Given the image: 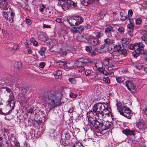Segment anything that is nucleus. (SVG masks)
Returning a JSON list of instances; mask_svg holds the SVG:
<instances>
[{
    "mask_svg": "<svg viewBox=\"0 0 147 147\" xmlns=\"http://www.w3.org/2000/svg\"><path fill=\"white\" fill-rule=\"evenodd\" d=\"M104 41L105 42V43L104 45H109L111 42L110 40L108 38H107L106 39H104Z\"/></svg>",
    "mask_w": 147,
    "mask_h": 147,
    "instance_id": "72a5a7b5",
    "label": "nucleus"
},
{
    "mask_svg": "<svg viewBox=\"0 0 147 147\" xmlns=\"http://www.w3.org/2000/svg\"><path fill=\"white\" fill-rule=\"evenodd\" d=\"M131 110L129 109L125 106H123L118 112L120 114L127 119H130L131 118L130 114H131Z\"/></svg>",
    "mask_w": 147,
    "mask_h": 147,
    "instance_id": "20e7f679",
    "label": "nucleus"
},
{
    "mask_svg": "<svg viewBox=\"0 0 147 147\" xmlns=\"http://www.w3.org/2000/svg\"><path fill=\"white\" fill-rule=\"evenodd\" d=\"M125 48H123V49H121L119 53L120 54H123L124 56H126L127 55L126 50Z\"/></svg>",
    "mask_w": 147,
    "mask_h": 147,
    "instance_id": "c85d7f7f",
    "label": "nucleus"
},
{
    "mask_svg": "<svg viewBox=\"0 0 147 147\" xmlns=\"http://www.w3.org/2000/svg\"><path fill=\"white\" fill-rule=\"evenodd\" d=\"M128 28L129 30H133L134 28V25L133 24H128L127 25Z\"/></svg>",
    "mask_w": 147,
    "mask_h": 147,
    "instance_id": "e433bc0d",
    "label": "nucleus"
},
{
    "mask_svg": "<svg viewBox=\"0 0 147 147\" xmlns=\"http://www.w3.org/2000/svg\"><path fill=\"white\" fill-rule=\"evenodd\" d=\"M62 95V93L59 92H49L44 93L42 97L48 103L50 109H52L61 105Z\"/></svg>",
    "mask_w": 147,
    "mask_h": 147,
    "instance_id": "f03ea898",
    "label": "nucleus"
},
{
    "mask_svg": "<svg viewBox=\"0 0 147 147\" xmlns=\"http://www.w3.org/2000/svg\"><path fill=\"white\" fill-rule=\"evenodd\" d=\"M15 67L18 70H20L22 68V63L20 62H17L15 64Z\"/></svg>",
    "mask_w": 147,
    "mask_h": 147,
    "instance_id": "aec40b11",
    "label": "nucleus"
},
{
    "mask_svg": "<svg viewBox=\"0 0 147 147\" xmlns=\"http://www.w3.org/2000/svg\"><path fill=\"white\" fill-rule=\"evenodd\" d=\"M91 71L89 69H87L86 70L85 74L87 76H89L91 74Z\"/></svg>",
    "mask_w": 147,
    "mask_h": 147,
    "instance_id": "a18cd8bd",
    "label": "nucleus"
},
{
    "mask_svg": "<svg viewBox=\"0 0 147 147\" xmlns=\"http://www.w3.org/2000/svg\"><path fill=\"white\" fill-rule=\"evenodd\" d=\"M89 44H91L93 45H96L99 44L98 40L96 38L94 37L91 36L88 42Z\"/></svg>",
    "mask_w": 147,
    "mask_h": 147,
    "instance_id": "9b49d317",
    "label": "nucleus"
},
{
    "mask_svg": "<svg viewBox=\"0 0 147 147\" xmlns=\"http://www.w3.org/2000/svg\"><path fill=\"white\" fill-rule=\"evenodd\" d=\"M135 67L138 69H140L142 68V65L141 63H137L135 65Z\"/></svg>",
    "mask_w": 147,
    "mask_h": 147,
    "instance_id": "c756f323",
    "label": "nucleus"
},
{
    "mask_svg": "<svg viewBox=\"0 0 147 147\" xmlns=\"http://www.w3.org/2000/svg\"><path fill=\"white\" fill-rule=\"evenodd\" d=\"M45 65V63L41 62L40 64L39 67L41 68H43L44 67Z\"/></svg>",
    "mask_w": 147,
    "mask_h": 147,
    "instance_id": "864d4df0",
    "label": "nucleus"
},
{
    "mask_svg": "<svg viewBox=\"0 0 147 147\" xmlns=\"http://www.w3.org/2000/svg\"><path fill=\"white\" fill-rule=\"evenodd\" d=\"M59 65L60 66V67H62L64 66L67 63L66 62L63 61H60L59 62Z\"/></svg>",
    "mask_w": 147,
    "mask_h": 147,
    "instance_id": "4c0bfd02",
    "label": "nucleus"
},
{
    "mask_svg": "<svg viewBox=\"0 0 147 147\" xmlns=\"http://www.w3.org/2000/svg\"><path fill=\"white\" fill-rule=\"evenodd\" d=\"M53 74L56 78L60 79L62 78V73L60 70H56L54 72Z\"/></svg>",
    "mask_w": 147,
    "mask_h": 147,
    "instance_id": "2eb2a0df",
    "label": "nucleus"
},
{
    "mask_svg": "<svg viewBox=\"0 0 147 147\" xmlns=\"http://www.w3.org/2000/svg\"><path fill=\"white\" fill-rule=\"evenodd\" d=\"M133 30H128V34L131 37H132L133 36L132 32H133Z\"/></svg>",
    "mask_w": 147,
    "mask_h": 147,
    "instance_id": "6e6d98bb",
    "label": "nucleus"
},
{
    "mask_svg": "<svg viewBox=\"0 0 147 147\" xmlns=\"http://www.w3.org/2000/svg\"><path fill=\"white\" fill-rule=\"evenodd\" d=\"M14 97L13 93H12L11 94H10L9 96V98L8 100V105H9L10 107H12V109H14L15 102L14 100Z\"/></svg>",
    "mask_w": 147,
    "mask_h": 147,
    "instance_id": "6e6552de",
    "label": "nucleus"
},
{
    "mask_svg": "<svg viewBox=\"0 0 147 147\" xmlns=\"http://www.w3.org/2000/svg\"><path fill=\"white\" fill-rule=\"evenodd\" d=\"M138 45V43H136L134 44V50H135V51H137Z\"/></svg>",
    "mask_w": 147,
    "mask_h": 147,
    "instance_id": "8fccbe9b",
    "label": "nucleus"
},
{
    "mask_svg": "<svg viewBox=\"0 0 147 147\" xmlns=\"http://www.w3.org/2000/svg\"><path fill=\"white\" fill-rule=\"evenodd\" d=\"M107 13L105 9L102 10L99 13V16L102 19L105 16Z\"/></svg>",
    "mask_w": 147,
    "mask_h": 147,
    "instance_id": "393cba45",
    "label": "nucleus"
},
{
    "mask_svg": "<svg viewBox=\"0 0 147 147\" xmlns=\"http://www.w3.org/2000/svg\"><path fill=\"white\" fill-rule=\"evenodd\" d=\"M128 47L131 50H134V44H130L129 45H127Z\"/></svg>",
    "mask_w": 147,
    "mask_h": 147,
    "instance_id": "49530a36",
    "label": "nucleus"
},
{
    "mask_svg": "<svg viewBox=\"0 0 147 147\" xmlns=\"http://www.w3.org/2000/svg\"><path fill=\"white\" fill-rule=\"evenodd\" d=\"M94 33L96 35V38L98 40L101 38V37L103 35V33L102 32V31H100L98 32H94Z\"/></svg>",
    "mask_w": 147,
    "mask_h": 147,
    "instance_id": "a211bd4d",
    "label": "nucleus"
},
{
    "mask_svg": "<svg viewBox=\"0 0 147 147\" xmlns=\"http://www.w3.org/2000/svg\"><path fill=\"white\" fill-rule=\"evenodd\" d=\"M112 58L117 59L118 58V54L115 53L112 55Z\"/></svg>",
    "mask_w": 147,
    "mask_h": 147,
    "instance_id": "4d7b16f0",
    "label": "nucleus"
},
{
    "mask_svg": "<svg viewBox=\"0 0 147 147\" xmlns=\"http://www.w3.org/2000/svg\"><path fill=\"white\" fill-rule=\"evenodd\" d=\"M142 52H140L138 51H135L133 52L132 55L135 58H136L140 54H142Z\"/></svg>",
    "mask_w": 147,
    "mask_h": 147,
    "instance_id": "b1692460",
    "label": "nucleus"
},
{
    "mask_svg": "<svg viewBox=\"0 0 147 147\" xmlns=\"http://www.w3.org/2000/svg\"><path fill=\"white\" fill-rule=\"evenodd\" d=\"M72 147H83L82 143L79 142L73 145Z\"/></svg>",
    "mask_w": 147,
    "mask_h": 147,
    "instance_id": "2f4dec72",
    "label": "nucleus"
},
{
    "mask_svg": "<svg viewBox=\"0 0 147 147\" xmlns=\"http://www.w3.org/2000/svg\"><path fill=\"white\" fill-rule=\"evenodd\" d=\"M133 14V12L132 11V10L131 9H129L128 11V16L129 18H131L132 17V15Z\"/></svg>",
    "mask_w": 147,
    "mask_h": 147,
    "instance_id": "ea45409f",
    "label": "nucleus"
},
{
    "mask_svg": "<svg viewBox=\"0 0 147 147\" xmlns=\"http://www.w3.org/2000/svg\"><path fill=\"white\" fill-rule=\"evenodd\" d=\"M49 136L50 137L49 138H50L51 140L54 139L55 137V136L53 133L50 134L49 135Z\"/></svg>",
    "mask_w": 147,
    "mask_h": 147,
    "instance_id": "603ef678",
    "label": "nucleus"
},
{
    "mask_svg": "<svg viewBox=\"0 0 147 147\" xmlns=\"http://www.w3.org/2000/svg\"><path fill=\"white\" fill-rule=\"evenodd\" d=\"M86 50L87 52H89L91 55V53L92 51V47L90 46H86Z\"/></svg>",
    "mask_w": 147,
    "mask_h": 147,
    "instance_id": "7c9ffc66",
    "label": "nucleus"
},
{
    "mask_svg": "<svg viewBox=\"0 0 147 147\" xmlns=\"http://www.w3.org/2000/svg\"><path fill=\"white\" fill-rule=\"evenodd\" d=\"M85 69V68L83 67L82 66L79 69L78 71L79 72H82V71H84V70Z\"/></svg>",
    "mask_w": 147,
    "mask_h": 147,
    "instance_id": "0e129e2a",
    "label": "nucleus"
},
{
    "mask_svg": "<svg viewBox=\"0 0 147 147\" xmlns=\"http://www.w3.org/2000/svg\"><path fill=\"white\" fill-rule=\"evenodd\" d=\"M126 85L128 88V90L131 91V89L135 90V86L130 80H128L125 82Z\"/></svg>",
    "mask_w": 147,
    "mask_h": 147,
    "instance_id": "9d476101",
    "label": "nucleus"
},
{
    "mask_svg": "<svg viewBox=\"0 0 147 147\" xmlns=\"http://www.w3.org/2000/svg\"><path fill=\"white\" fill-rule=\"evenodd\" d=\"M65 137L67 140H69L71 138V136L68 132H67L65 134Z\"/></svg>",
    "mask_w": 147,
    "mask_h": 147,
    "instance_id": "c9c22d12",
    "label": "nucleus"
},
{
    "mask_svg": "<svg viewBox=\"0 0 147 147\" xmlns=\"http://www.w3.org/2000/svg\"><path fill=\"white\" fill-rule=\"evenodd\" d=\"M7 3L6 1L0 3V7L1 9L6 10L7 9Z\"/></svg>",
    "mask_w": 147,
    "mask_h": 147,
    "instance_id": "f3484780",
    "label": "nucleus"
},
{
    "mask_svg": "<svg viewBox=\"0 0 147 147\" xmlns=\"http://www.w3.org/2000/svg\"><path fill=\"white\" fill-rule=\"evenodd\" d=\"M83 65H86L88 63H92L95 64V66L97 67V66L96 65V63L95 62V61L93 59H84L82 61Z\"/></svg>",
    "mask_w": 147,
    "mask_h": 147,
    "instance_id": "4468645a",
    "label": "nucleus"
},
{
    "mask_svg": "<svg viewBox=\"0 0 147 147\" xmlns=\"http://www.w3.org/2000/svg\"><path fill=\"white\" fill-rule=\"evenodd\" d=\"M70 97L72 98H75L77 96V95L74 94L73 93H71L69 94Z\"/></svg>",
    "mask_w": 147,
    "mask_h": 147,
    "instance_id": "de8ad7c7",
    "label": "nucleus"
},
{
    "mask_svg": "<svg viewBox=\"0 0 147 147\" xmlns=\"http://www.w3.org/2000/svg\"><path fill=\"white\" fill-rule=\"evenodd\" d=\"M106 106L105 107V109L104 110L100 111V113H99V114H98V118L100 119V118H104V116L105 115H107L108 116H109L111 115V113L110 112V109L109 107H108V105L106 104H105Z\"/></svg>",
    "mask_w": 147,
    "mask_h": 147,
    "instance_id": "423d86ee",
    "label": "nucleus"
},
{
    "mask_svg": "<svg viewBox=\"0 0 147 147\" xmlns=\"http://www.w3.org/2000/svg\"><path fill=\"white\" fill-rule=\"evenodd\" d=\"M98 48H93L91 53V55L94 56L96 55L97 53H98Z\"/></svg>",
    "mask_w": 147,
    "mask_h": 147,
    "instance_id": "4be33fe9",
    "label": "nucleus"
},
{
    "mask_svg": "<svg viewBox=\"0 0 147 147\" xmlns=\"http://www.w3.org/2000/svg\"><path fill=\"white\" fill-rule=\"evenodd\" d=\"M3 17L5 18L6 20L10 22H12L13 21V19L15 15V13L13 12L7 13L6 12H3L2 13Z\"/></svg>",
    "mask_w": 147,
    "mask_h": 147,
    "instance_id": "0eeeda50",
    "label": "nucleus"
},
{
    "mask_svg": "<svg viewBox=\"0 0 147 147\" xmlns=\"http://www.w3.org/2000/svg\"><path fill=\"white\" fill-rule=\"evenodd\" d=\"M122 46L123 48L127 47L131 41V39L129 38H123L121 39Z\"/></svg>",
    "mask_w": 147,
    "mask_h": 147,
    "instance_id": "f8f14e48",
    "label": "nucleus"
},
{
    "mask_svg": "<svg viewBox=\"0 0 147 147\" xmlns=\"http://www.w3.org/2000/svg\"><path fill=\"white\" fill-rule=\"evenodd\" d=\"M12 109H11L6 114L2 112V113H1V114L3 115H6L8 114H9L11 113L12 110Z\"/></svg>",
    "mask_w": 147,
    "mask_h": 147,
    "instance_id": "e2e57ef3",
    "label": "nucleus"
},
{
    "mask_svg": "<svg viewBox=\"0 0 147 147\" xmlns=\"http://www.w3.org/2000/svg\"><path fill=\"white\" fill-rule=\"evenodd\" d=\"M142 113L147 115V107L144 108L142 110Z\"/></svg>",
    "mask_w": 147,
    "mask_h": 147,
    "instance_id": "3c124183",
    "label": "nucleus"
},
{
    "mask_svg": "<svg viewBox=\"0 0 147 147\" xmlns=\"http://www.w3.org/2000/svg\"><path fill=\"white\" fill-rule=\"evenodd\" d=\"M141 34L143 35L142 36L147 35V31L145 30H141L140 32Z\"/></svg>",
    "mask_w": 147,
    "mask_h": 147,
    "instance_id": "58836bf2",
    "label": "nucleus"
},
{
    "mask_svg": "<svg viewBox=\"0 0 147 147\" xmlns=\"http://www.w3.org/2000/svg\"><path fill=\"white\" fill-rule=\"evenodd\" d=\"M43 27L44 28H51L50 25L43 24Z\"/></svg>",
    "mask_w": 147,
    "mask_h": 147,
    "instance_id": "13d9d810",
    "label": "nucleus"
},
{
    "mask_svg": "<svg viewBox=\"0 0 147 147\" xmlns=\"http://www.w3.org/2000/svg\"><path fill=\"white\" fill-rule=\"evenodd\" d=\"M69 82H70L73 84H75L76 83V81L73 78H69Z\"/></svg>",
    "mask_w": 147,
    "mask_h": 147,
    "instance_id": "37998d69",
    "label": "nucleus"
},
{
    "mask_svg": "<svg viewBox=\"0 0 147 147\" xmlns=\"http://www.w3.org/2000/svg\"><path fill=\"white\" fill-rule=\"evenodd\" d=\"M28 112L32 114L34 112L33 108L32 107L30 108V109H28Z\"/></svg>",
    "mask_w": 147,
    "mask_h": 147,
    "instance_id": "680f3d73",
    "label": "nucleus"
},
{
    "mask_svg": "<svg viewBox=\"0 0 147 147\" xmlns=\"http://www.w3.org/2000/svg\"><path fill=\"white\" fill-rule=\"evenodd\" d=\"M134 131L133 130H130L129 129V135H134Z\"/></svg>",
    "mask_w": 147,
    "mask_h": 147,
    "instance_id": "052dcab7",
    "label": "nucleus"
},
{
    "mask_svg": "<svg viewBox=\"0 0 147 147\" xmlns=\"http://www.w3.org/2000/svg\"><path fill=\"white\" fill-rule=\"evenodd\" d=\"M91 36H92L91 35H89L87 33L83 34L82 36V37L83 38H84L85 39V40H87V42H88V41L89 40Z\"/></svg>",
    "mask_w": 147,
    "mask_h": 147,
    "instance_id": "6ab92c4d",
    "label": "nucleus"
},
{
    "mask_svg": "<svg viewBox=\"0 0 147 147\" xmlns=\"http://www.w3.org/2000/svg\"><path fill=\"white\" fill-rule=\"evenodd\" d=\"M141 38L142 40L144 41H147V35L145 36H142Z\"/></svg>",
    "mask_w": 147,
    "mask_h": 147,
    "instance_id": "5fc2aeb1",
    "label": "nucleus"
},
{
    "mask_svg": "<svg viewBox=\"0 0 147 147\" xmlns=\"http://www.w3.org/2000/svg\"><path fill=\"white\" fill-rule=\"evenodd\" d=\"M121 45L119 44L114 47V50L115 51H118L119 52L121 49Z\"/></svg>",
    "mask_w": 147,
    "mask_h": 147,
    "instance_id": "412c9836",
    "label": "nucleus"
},
{
    "mask_svg": "<svg viewBox=\"0 0 147 147\" xmlns=\"http://www.w3.org/2000/svg\"><path fill=\"white\" fill-rule=\"evenodd\" d=\"M81 60V59H80L75 62L74 65V67L76 68L80 67L83 65L82 61L80 60Z\"/></svg>",
    "mask_w": 147,
    "mask_h": 147,
    "instance_id": "dca6fc26",
    "label": "nucleus"
},
{
    "mask_svg": "<svg viewBox=\"0 0 147 147\" xmlns=\"http://www.w3.org/2000/svg\"><path fill=\"white\" fill-rule=\"evenodd\" d=\"M102 74L106 76L108 75L109 74V73L107 72L106 71H105V69H104V71Z\"/></svg>",
    "mask_w": 147,
    "mask_h": 147,
    "instance_id": "338daca9",
    "label": "nucleus"
},
{
    "mask_svg": "<svg viewBox=\"0 0 147 147\" xmlns=\"http://www.w3.org/2000/svg\"><path fill=\"white\" fill-rule=\"evenodd\" d=\"M24 8L26 10H27L28 11H30V9H29V6L27 4H26V3L25 4V6L24 7Z\"/></svg>",
    "mask_w": 147,
    "mask_h": 147,
    "instance_id": "69168bd1",
    "label": "nucleus"
},
{
    "mask_svg": "<svg viewBox=\"0 0 147 147\" xmlns=\"http://www.w3.org/2000/svg\"><path fill=\"white\" fill-rule=\"evenodd\" d=\"M56 21L57 22L59 23H62L61 20L60 18H57L56 19Z\"/></svg>",
    "mask_w": 147,
    "mask_h": 147,
    "instance_id": "774afa93",
    "label": "nucleus"
},
{
    "mask_svg": "<svg viewBox=\"0 0 147 147\" xmlns=\"http://www.w3.org/2000/svg\"><path fill=\"white\" fill-rule=\"evenodd\" d=\"M83 19L79 16H73L67 20L71 26H75L80 24L83 22Z\"/></svg>",
    "mask_w": 147,
    "mask_h": 147,
    "instance_id": "7ed1b4c3",
    "label": "nucleus"
},
{
    "mask_svg": "<svg viewBox=\"0 0 147 147\" xmlns=\"http://www.w3.org/2000/svg\"><path fill=\"white\" fill-rule=\"evenodd\" d=\"M103 80L104 82L107 84H109L110 83L109 78L107 77L104 78L103 79Z\"/></svg>",
    "mask_w": 147,
    "mask_h": 147,
    "instance_id": "f704fd0d",
    "label": "nucleus"
},
{
    "mask_svg": "<svg viewBox=\"0 0 147 147\" xmlns=\"http://www.w3.org/2000/svg\"><path fill=\"white\" fill-rule=\"evenodd\" d=\"M113 28L109 25H107V28L105 29V32L106 34L109 36H111V32H113Z\"/></svg>",
    "mask_w": 147,
    "mask_h": 147,
    "instance_id": "ddd939ff",
    "label": "nucleus"
},
{
    "mask_svg": "<svg viewBox=\"0 0 147 147\" xmlns=\"http://www.w3.org/2000/svg\"><path fill=\"white\" fill-rule=\"evenodd\" d=\"M144 124V121H140L138 122H136V126L141 131L144 132L146 129Z\"/></svg>",
    "mask_w": 147,
    "mask_h": 147,
    "instance_id": "1a4fd4ad",
    "label": "nucleus"
},
{
    "mask_svg": "<svg viewBox=\"0 0 147 147\" xmlns=\"http://www.w3.org/2000/svg\"><path fill=\"white\" fill-rule=\"evenodd\" d=\"M129 129H125L122 131L126 135H129Z\"/></svg>",
    "mask_w": 147,
    "mask_h": 147,
    "instance_id": "09e8293b",
    "label": "nucleus"
},
{
    "mask_svg": "<svg viewBox=\"0 0 147 147\" xmlns=\"http://www.w3.org/2000/svg\"><path fill=\"white\" fill-rule=\"evenodd\" d=\"M83 4L86 6L88 5V4L92 3L91 0H83L82 1Z\"/></svg>",
    "mask_w": 147,
    "mask_h": 147,
    "instance_id": "cd10ccee",
    "label": "nucleus"
},
{
    "mask_svg": "<svg viewBox=\"0 0 147 147\" xmlns=\"http://www.w3.org/2000/svg\"><path fill=\"white\" fill-rule=\"evenodd\" d=\"M117 103L116 104V106L117 107V109L118 111L119 110H120V109L123 107V106L122 105V103L120 101H118L117 100Z\"/></svg>",
    "mask_w": 147,
    "mask_h": 147,
    "instance_id": "bb28decb",
    "label": "nucleus"
},
{
    "mask_svg": "<svg viewBox=\"0 0 147 147\" xmlns=\"http://www.w3.org/2000/svg\"><path fill=\"white\" fill-rule=\"evenodd\" d=\"M72 5L74 7L77 6V3L71 0H66L61 5L62 8L64 11L68 10Z\"/></svg>",
    "mask_w": 147,
    "mask_h": 147,
    "instance_id": "39448f33",
    "label": "nucleus"
},
{
    "mask_svg": "<svg viewBox=\"0 0 147 147\" xmlns=\"http://www.w3.org/2000/svg\"><path fill=\"white\" fill-rule=\"evenodd\" d=\"M26 23L28 25H30L31 24V21L30 19H26Z\"/></svg>",
    "mask_w": 147,
    "mask_h": 147,
    "instance_id": "bf43d9fd",
    "label": "nucleus"
},
{
    "mask_svg": "<svg viewBox=\"0 0 147 147\" xmlns=\"http://www.w3.org/2000/svg\"><path fill=\"white\" fill-rule=\"evenodd\" d=\"M45 7V6L44 4H42L41 6H40V8L39 9L40 12H43L44 9Z\"/></svg>",
    "mask_w": 147,
    "mask_h": 147,
    "instance_id": "a19ab883",
    "label": "nucleus"
},
{
    "mask_svg": "<svg viewBox=\"0 0 147 147\" xmlns=\"http://www.w3.org/2000/svg\"><path fill=\"white\" fill-rule=\"evenodd\" d=\"M142 21V20L141 18H138L136 20V23L137 24H140L141 23Z\"/></svg>",
    "mask_w": 147,
    "mask_h": 147,
    "instance_id": "c03bdc74",
    "label": "nucleus"
},
{
    "mask_svg": "<svg viewBox=\"0 0 147 147\" xmlns=\"http://www.w3.org/2000/svg\"><path fill=\"white\" fill-rule=\"evenodd\" d=\"M122 78H121L120 77H116V80L118 83H120L123 82V80H122Z\"/></svg>",
    "mask_w": 147,
    "mask_h": 147,
    "instance_id": "79ce46f5",
    "label": "nucleus"
},
{
    "mask_svg": "<svg viewBox=\"0 0 147 147\" xmlns=\"http://www.w3.org/2000/svg\"><path fill=\"white\" fill-rule=\"evenodd\" d=\"M118 30L120 33L121 34H123L124 32V28L122 26H120L118 28Z\"/></svg>",
    "mask_w": 147,
    "mask_h": 147,
    "instance_id": "473e14b6",
    "label": "nucleus"
},
{
    "mask_svg": "<svg viewBox=\"0 0 147 147\" xmlns=\"http://www.w3.org/2000/svg\"><path fill=\"white\" fill-rule=\"evenodd\" d=\"M138 45H139L138 47V50L137 51H139L140 52H142L144 50V48L143 47V44L142 43L139 42L138 43Z\"/></svg>",
    "mask_w": 147,
    "mask_h": 147,
    "instance_id": "5701e85b",
    "label": "nucleus"
},
{
    "mask_svg": "<svg viewBox=\"0 0 147 147\" xmlns=\"http://www.w3.org/2000/svg\"><path fill=\"white\" fill-rule=\"evenodd\" d=\"M79 28L78 27H73L71 28L72 32L74 33H77L80 32Z\"/></svg>",
    "mask_w": 147,
    "mask_h": 147,
    "instance_id": "a878e982",
    "label": "nucleus"
},
{
    "mask_svg": "<svg viewBox=\"0 0 147 147\" xmlns=\"http://www.w3.org/2000/svg\"><path fill=\"white\" fill-rule=\"evenodd\" d=\"M106 106L100 103H97L94 106L91 111L87 112L88 125L91 127H94V129H96L101 128L102 130H107L111 126L109 122H107L105 125H104V123L100 119L99 120H96L97 117H98V114L100 111L104 110Z\"/></svg>",
    "mask_w": 147,
    "mask_h": 147,
    "instance_id": "f257e3e1",
    "label": "nucleus"
}]
</instances>
